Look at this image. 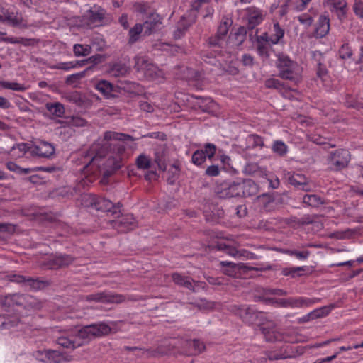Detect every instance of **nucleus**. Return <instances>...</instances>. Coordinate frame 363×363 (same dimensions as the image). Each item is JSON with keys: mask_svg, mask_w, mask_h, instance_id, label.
<instances>
[{"mask_svg": "<svg viewBox=\"0 0 363 363\" xmlns=\"http://www.w3.org/2000/svg\"><path fill=\"white\" fill-rule=\"evenodd\" d=\"M134 138L125 133L106 131L102 143H94L82 153L80 170L89 181L100 174L108 177L123 165L125 147L123 141H133Z\"/></svg>", "mask_w": 363, "mask_h": 363, "instance_id": "1", "label": "nucleus"}, {"mask_svg": "<svg viewBox=\"0 0 363 363\" xmlns=\"http://www.w3.org/2000/svg\"><path fill=\"white\" fill-rule=\"evenodd\" d=\"M277 66L281 78L290 80L295 84L301 80V72L298 65L296 62L291 61L289 57H279Z\"/></svg>", "mask_w": 363, "mask_h": 363, "instance_id": "2", "label": "nucleus"}, {"mask_svg": "<svg viewBox=\"0 0 363 363\" xmlns=\"http://www.w3.org/2000/svg\"><path fill=\"white\" fill-rule=\"evenodd\" d=\"M134 69L140 73L143 77L155 80L163 77V72L150 59L145 57L135 56L134 57Z\"/></svg>", "mask_w": 363, "mask_h": 363, "instance_id": "3", "label": "nucleus"}, {"mask_svg": "<svg viewBox=\"0 0 363 363\" xmlns=\"http://www.w3.org/2000/svg\"><path fill=\"white\" fill-rule=\"evenodd\" d=\"M84 199L87 203V206H91L97 211L111 212L113 215L121 212V206L119 203L115 205L110 200L104 197L89 194L85 195Z\"/></svg>", "mask_w": 363, "mask_h": 363, "instance_id": "4", "label": "nucleus"}, {"mask_svg": "<svg viewBox=\"0 0 363 363\" xmlns=\"http://www.w3.org/2000/svg\"><path fill=\"white\" fill-rule=\"evenodd\" d=\"M350 160V152L346 149L330 152L328 157L329 168L333 171H341L348 167Z\"/></svg>", "mask_w": 363, "mask_h": 363, "instance_id": "5", "label": "nucleus"}, {"mask_svg": "<svg viewBox=\"0 0 363 363\" xmlns=\"http://www.w3.org/2000/svg\"><path fill=\"white\" fill-rule=\"evenodd\" d=\"M230 311L238 316L245 323L253 324L257 320H264L265 315L262 312H258L247 305H233Z\"/></svg>", "mask_w": 363, "mask_h": 363, "instance_id": "6", "label": "nucleus"}, {"mask_svg": "<svg viewBox=\"0 0 363 363\" xmlns=\"http://www.w3.org/2000/svg\"><path fill=\"white\" fill-rule=\"evenodd\" d=\"M89 302L101 303H121L125 301V297L122 294H118L108 291H102L89 294L84 297Z\"/></svg>", "mask_w": 363, "mask_h": 363, "instance_id": "7", "label": "nucleus"}, {"mask_svg": "<svg viewBox=\"0 0 363 363\" xmlns=\"http://www.w3.org/2000/svg\"><path fill=\"white\" fill-rule=\"evenodd\" d=\"M238 182H223L214 187V194L219 199L239 197Z\"/></svg>", "mask_w": 363, "mask_h": 363, "instance_id": "8", "label": "nucleus"}, {"mask_svg": "<svg viewBox=\"0 0 363 363\" xmlns=\"http://www.w3.org/2000/svg\"><path fill=\"white\" fill-rule=\"evenodd\" d=\"M110 225L112 228L119 233H126L135 229L137 222L133 214H125L118 217L116 220H111Z\"/></svg>", "mask_w": 363, "mask_h": 363, "instance_id": "9", "label": "nucleus"}, {"mask_svg": "<svg viewBox=\"0 0 363 363\" xmlns=\"http://www.w3.org/2000/svg\"><path fill=\"white\" fill-rule=\"evenodd\" d=\"M259 329L267 342L281 341L283 335L278 330L276 323L272 320H266L259 324Z\"/></svg>", "mask_w": 363, "mask_h": 363, "instance_id": "10", "label": "nucleus"}, {"mask_svg": "<svg viewBox=\"0 0 363 363\" xmlns=\"http://www.w3.org/2000/svg\"><path fill=\"white\" fill-rule=\"evenodd\" d=\"M217 147L213 143H206L204 145L203 149L196 150L191 157V162L197 166L203 164L206 158L211 159L216 152Z\"/></svg>", "mask_w": 363, "mask_h": 363, "instance_id": "11", "label": "nucleus"}, {"mask_svg": "<svg viewBox=\"0 0 363 363\" xmlns=\"http://www.w3.org/2000/svg\"><path fill=\"white\" fill-rule=\"evenodd\" d=\"M284 175L289 183L294 186L296 188L305 191H311V188L309 184L308 179L304 174L295 172H287Z\"/></svg>", "mask_w": 363, "mask_h": 363, "instance_id": "12", "label": "nucleus"}, {"mask_svg": "<svg viewBox=\"0 0 363 363\" xmlns=\"http://www.w3.org/2000/svg\"><path fill=\"white\" fill-rule=\"evenodd\" d=\"M55 153V147L52 144L45 142L39 141L34 145L30 147V154L40 157L48 158Z\"/></svg>", "mask_w": 363, "mask_h": 363, "instance_id": "13", "label": "nucleus"}, {"mask_svg": "<svg viewBox=\"0 0 363 363\" xmlns=\"http://www.w3.org/2000/svg\"><path fill=\"white\" fill-rule=\"evenodd\" d=\"M255 202L259 207L267 212L275 210L279 203L274 194H262L258 196L256 198Z\"/></svg>", "mask_w": 363, "mask_h": 363, "instance_id": "14", "label": "nucleus"}, {"mask_svg": "<svg viewBox=\"0 0 363 363\" xmlns=\"http://www.w3.org/2000/svg\"><path fill=\"white\" fill-rule=\"evenodd\" d=\"M297 350L288 344H285L280 348L279 352H269L267 357L269 360H278L294 358L296 356Z\"/></svg>", "mask_w": 363, "mask_h": 363, "instance_id": "15", "label": "nucleus"}, {"mask_svg": "<svg viewBox=\"0 0 363 363\" xmlns=\"http://www.w3.org/2000/svg\"><path fill=\"white\" fill-rule=\"evenodd\" d=\"M133 10L137 13H140L142 15L149 16L150 18H152V20L146 19L145 20V23H160L161 19L158 15L154 13L153 10L150 9V6L145 2L135 3L133 5Z\"/></svg>", "mask_w": 363, "mask_h": 363, "instance_id": "16", "label": "nucleus"}, {"mask_svg": "<svg viewBox=\"0 0 363 363\" xmlns=\"http://www.w3.org/2000/svg\"><path fill=\"white\" fill-rule=\"evenodd\" d=\"M239 197H247L255 195L258 192V186L252 179L238 182Z\"/></svg>", "mask_w": 363, "mask_h": 363, "instance_id": "17", "label": "nucleus"}, {"mask_svg": "<svg viewBox=\"0 0 363 363\" xmlns=\"http://www.w3.org/2000/svg\"><path fill=\"white\" fill-rule=\"evenodd\" d=\"M7 21L10 23H21L23 21L22 16L13 6L3 8L0 13V21Z\"/></svg>", "mask_w": 363, "mask_h": 363, "instance_id": "18", "label": "nucleus"}, {"mask_svg": "<svg viewBox=\"0 0 363 363\" xmlns=\"http://www.w3.org/2000/svg\"><path fill=\"white\" fill-rule=\"evenodd\" d=\"M74 261V258L69 255H57L51 257L48 261L50 269H58L69 266Z\"/></svg>", "mask_w": 363, "mask_h": 363, "instance_id": "19", "label": "nucleus"}, {"mask_svg": "<svg viewBox=\"0 0 363 363\" xmlns=\"http://www.w3.org/2000/svg\"><path fill=\"white\" fill-rule=\"evenodd\" d=\"M56 342L61 347L70 350H74L82 345L77 340L76 335H65L63 334L57 337Z\"/></svg>", "mask_w": 363, "mask_h": 363, "instance_id": "20", "label": "nucleus"}, {"mask_svg": "<svg viewBox=\"0 0 363 363\" xmlns=\"http://www.w3.org/2000/svg\"><path fill=\"white\" fill-rule=\"evenodd\" d=\"M106 11L100 6L94 5L84 13V18L91 22L101 21L104 19Z\"/></svg>", "mask_w": 363, "mask_h": 363, "instance_id": "21", "label": "nucleus"}, {"mask_svg": "<svg viewBox=\"0 0 363 363\" xmlns=\"http://www.w3.org/2000/svg\"><path fill=\"white\" fill-rule=\"evenodd\" d=\"M243 19L247 23H259L264 20V15L261 10L252 6L244 11Z\"/></svg>", "mask_w": 363, "mask_h": 363, "instance_id": "22", "label": "nucleus"}, {"mask_svg": "<svg viewBox=\"0 0 363 363\" xmlns=\"http://www.w3.org/2000/svg\"><path fill=\"white\" fill-rule=\"evenodd\" d=\"M39 353L43 357L42 360L46 363H60L64 359L62 354L57 350H44Z\"/></svg>", "mask_w": 363, "mask_h": 363, "instance_id": "23", "label": "nucleus"}, {"mask_svg": "<svg viewBox=\"0 0 363 363\" xmlns=\"http://www.w3.org/2000/svg\"><path fill=\"white\" fill-rule=\"evenodd\" d=\"M171 277L172 281L174 282L175 284L179 286L185 287L192 291H195L194 285L192 284L193 280L191 278L184 276L178 272L172 273Z\"/></svg>", "mask_w": 363, "mask_h": 363, "instance_id": "24", "label": "nucleus"}, {"mask_svg": "<svg viewBox=\"0 0 363 363\" xmlns=\"http://www.w3.org/2000/svg\"><path fill=\"white\" fill-rule=\"evenodd\" d=\"M273 31L274 33L269 35L268 33H264L261 35V38L264 41H269L273 44L277 43L284 35V30L280 28L279 24H274Z\"/></svg>", "mask_w": 363, "mask_h": 363, "instance_id": "25", "label": "nucleus"}, {"mask_svg": "<svg viewBox=\"0 0 363 363\" xmlns=\"http://www.w3.org/2000/svg\"><path fill=\"white\" fill-rule=\"evenodd\" d=\"M247 30L244 26H239L233 29L230 33L229 39L237 46L242 44L246 38Z\"/></svg>", "mask_w": 363, "mask_h": 363, "instance_id": "26", "label": "nucleus"}, {"mask_svg": "<svg viewBox=\"0 0 363 363\" xmlns=\"http://www.w3.org/2000/svg\"><path fill=\"white\" fill-rule=\"evenodd\" d=\"M166 156L167 151L164 147H161L155 150L154 154V162L157 164L159 169L162 172H164L167 169Z\"/></svg>", "mask_w": 363, "mask_h": 363, "instance_id": "27", "label": "nucleus"}, {"mask_svg": "<svg viewBox=\"0 0 363 363\" xmlns=\"http://www.w3.org/2000/svg\"><path fill=\"white\" fill-rule=\"evenodd\" d=\"M347 4L344 1H335L331 4L332 13L337 17V20L344 21L347 12Z\"/></svg>", "mask_w": 363, "mask_h": 363, "instance_id": "28", "label": "nucleus"}, {"mask_svg": "<svg viewBox=\"0 0 363 363\" xmlns=\"http://www.w3.org/2000/svg\"><path fill=\"white\" fill-rule=\"evenodd\" d=\"M90 326L94 338L106 335L111 331V327L108 324L103 322L91 324Z\"/></svg>", "mask_w": 363, "mask_h": 363, "instance_id": "29", "label": "nucleus"}, {"mask_svg": "<svg viewBox=\"0 0 363 363\" xmlns=\"http://www.w3.org/2000/svg\"><path fill=\"white\" fill-rule=\"evenodd\" d=\"M90 326L94 338L106 335L111 331V327L108 324L103 322L91 324Z\"/></svg>", "mask_w": 363, "mask_h": 363, "instance_id": "30", "label": "nucleus"}, {"mask_svg": "<svg viewBox=\"0 0 363 363\" xmlns=\"http://www.w3.org/2000/svg\"><path fill=\"white\" fill-rule=\"evenodd\" d=\"M313 55L317 62V77L324 81L328 75V70L326 66L323 63V56L318 51L314 52Z\"/></svg>", "mask_w": 363, "mask_h": 363, "instance_id": "31", "label": "nucleus"}, {"mask_svg": "<svg viewBox=\"0 0 363 363\" xmlns=\"http://www.w3.org/2000/svg\"><path fill=\"white\" fill-rule=\"evenodd\" d=\"M50 285V282L39 278H33L28 277L26 286L29 287L30 290H42Z\"/></svg>", "mask_w": 363, "mask_h": 363, "instance_id": "32", "label": "nucleus"}, {"mask_svg": "<svg viewBox=\"0 0 363 363\" xmlns=\"http://www.w3.org/2000/svg\"><path fill=\"white\" fill-rule=\"evenodd\" d=\"M129 72V67L122 62L114 63L109 69L111 76L118 77L126 75Z\"/></svg>", "mask_w": 363, "mask_h": 363, "instance_id": "33", "label": "nucleus"}, {"mask_svg": "<svg viewBox=\"0 0 363 363\" xmlns=\"http://www.w3.org/2000/svg\"><path fill=\"white\" fill-rule=\"evenodd\" d=\"M96 89L106 98L113 96V86L106 80H101L96 84Z\"/></svg>", "mask_w": 363, "mask_h": 363, "instance_id": "34", "label": "nucleus"}, {"mask_svg": "<svg viewBox=\"0 0 363 363\" xmlns=\"http://www.w3.org/2000/svg\"><path fill=\"white\" fill-rule=\"evenodd\" d=\"M45 108L50 114L55 117H62L65 113V107L60 102L47 103Z\"/></svg>", "mask_w": 363, "mask_h": 363, "instance_id": "35", "label": "nucleus"}, {"mask_svg": "<svg viewBox=\"0 0 363 363\" xmlns=\"http://www.w3.org/2000/svg\"><path fill=\"white\" fill-rule=\"evenodd\" d=\"M307 269V267H285L281 269V274L285 277H290L291 278H296L302 276L301 272H304Z\"/></svg>", "mask_w": 363, "mask_h": 363, "instance_id": "36", "label": "nucleus"}, {"mask_svg": "<svg viewBox=\"0 0 363 363\" xmlns=\"http://www.w3.org/2000/svg\"><path fill=\"white\" fill-rule=\"evenodd\" d=\"M0 86L5 89L23 92L27 90V86L24 84L16 82L0 81Z\"/></svg>", "mask_w": 363, "mask_h": 363, "instance_id": "37", "label": "nucleus"}, {"mask_svg": "<svg viewBox=\"0 0 363 363\" xmlns=\"http://www.w3.org/2000/svg\"><path fill=\"white\" fill-rule=\"evenodd\" d=\"M303 203L313 208L319 207L320 205L324 203L323 199L315 194H306L303 197Z\"/></svg>", "mask_w": 363, "mask_h": 363, "instance_id": "38", "label": "nucleus"}, {"mask_svg": "<svg viewBox=\"0 0 363 363\" xmlns=\"http://www.w3.org/2000/svg\"><path fill=\"white\" fill-rule=\"evenodd\" d=\"M320 298L296 297V308H307L320 303Z\"/></svg>", "mask_w": 363, "mask_h": 363, "instance_id": "39", "label": "nucleus"}, {"mask_svg": "<svg viewBox=\"0 0 363 363\" xmlns=\"http://www.w3.org/2000/svg\"><path fill=\"white\" fill-rule=\"evenodd\" d=\"M135 164L139 169H148L152 167L151 158L145 154H141L137 157Z\"/></svg>", "mask_w": 363, "mask_h": 363, "instance_id": "40", "label": "nucleus"}, {"mask_svg": "<svg viewBox=\"0 0 363 363\" xmlns=\"http://www.w3.org/2000/svg\"><path fill=\"white\" fill-rule=\"evenodd\" d=\"M144 25L145 24H135V26L130 29L128 39L129 43L133 44L138 41L143 33Z\"/></svg>", "mask_w": 363, "mask_h": 363, "instance_id": "41", "label": "nucleus"}, {"mask_svg": "<svg viewBox=\"0 0 363 363\" xmlns=\"http://www.w3.org/2000/svg\"><path fill=\"white\" fill-rule=\"evenodd\" d=\"M197 104L199 108L203 112L210 111L214 106V101L210 98L197 97Z\"/></svg>", "mask_w": 363, "mask_h": 363, "instance_id": "42", "label": "nucleus"}, {"mask_svg": "<svg viewBox=\"0 0 363 363\" xmlns=\"http://www.w3.org/2000/svg\"><path fill=\"white\" fill-rule=\"evenodd\" d=\"M84 65V61L60 62L55 65L53 68L68 71L70 69L82 67Z\"/></svg>", "mask_w": 363, "mask_h": 363, "instance_id": "43", "label": "nucleus"}, {"mask_svg": "<svg viewBox=\"0 0 363 363\" xmlns=\"http://www.w3.org/2000/svg\"><path fill=\"white\" fill-rule=\"evenodd\" d=\"M269 41H264L262 39L261 35L257 37V50L258 54L263 57H269Z\"/></svg>", "mask_w": 363, "mask_h": 363, "instance_id": "44", "label": "nucleus"}, {"mask_svg": "<svg viewBox=\"0 0 363 363\" xmlns=\"http://www.w3.org/2000/svg\"><path fill=\"white\" fill-rule=\"evenodd\" d=\"M334 307V305L325 306L312 311L311 313L313 319L320 318L328 315Z\"/></svg>", "mask_w": 363, "mask_h": 363, "instance_id": "45", "label": "nucleus"}, {"mask_svg": "<svg viewBox=\"0 0 363 363\" xmlns=\"http://www.w3.org/2000/svg\"><path fill=\"white\" fill-rule=\"evenodd\" d=\"M189 348L191 350V354L197 355L206 350V346L203 342L199 340H194L189 342Z\"/></svg>", "mask_w": 363, "mask_h": 363, "instance_id": "46", "label": "nucleus"}, {"mask_svg": "<svg viewBox=\"0 0 363 363\" xmlns=\"http://www.w3.org/2000/svg\"><path fill=\"white\" fill-rule=\"evenodd\" d=\"M42 306L43 303L40 301L30 295H27L26 303L23 306L25 308L39 310L42 308Z\"/></svg>", "mask_w": 363, "mask_h": 363, "instance_id": "47", "label": "nucleus"}, {"mask_svg": "<svg viewBox=\"0 0 363 363\" xmlns=\"http://www.w3.org/2000/svg\"><path fill=\"white\" fill-rule=\"evenodd\" d=\"M65 98L67 101L75 104L77 106H82L84 103L82 95L77 91L66 94Z\"/></svg>", "mask_w": 363, "mask_h": 363, "instance_id": "48", "label": "nucleus"}, {"mask_svg": "<svg viewBox=\"0 0 363 363\" xmlns=\"http://www.w3.org/2000/svg\"><path fill=\"white\" fill-rule=\"evenodd\" d=\"M74 54L76 56H87L91 52V48L89 45L75 44L73 48Z\"/></svg>", "mask_w": 363, "mask_h": 363, "instance_id": "49", "label": "nucleus"}, {"mask_svg": "<svg viewBox=\"0 0 363 363\" xmlns=\"http://www.w3.org/2000/svg\"><path fill=\"white\" fill-rule=\"evenodd\" d=\"M282 252L289 256H295L297 259L301 260L307 259L311 254V252L308 250L298 251L296 250L289 249L283 250Z\"/></svg>", "mask_w": 363, "mask_h": 363, "instance_id": "50", "label": "nucleus"}, {"mask_svg": "<svg viewBox=\"0 0 363 363\" xmlns=\"http://www.w3.org/2000/svg\"><path fill=\"white\" fill-rule=\"evenodd\" d=\"M86 71L87 70H84L78 73L69 75L65 79V83L67 84L76 86L77 84L79 82V81L86 76Z\"/></svg>", "mask_w": 363, "mask_h": 363, "instance_id": "51", "label": "nucleus"}, {"mask_svg": "<svg viewBox=\"0 0 363 363\" xmlns=\"http://www.w3.org/2000/svg\"><path fill=\"white\" fill-rule=\"evenodd\" d=\"M75 335L77 336V340H91L94 338L90 325L84 326L80 330H79L77 331V333Z\"/></svg>", "mask_w": 363, "mask_h": 363, "instance_id": "52", "label": "nucleus"}, {"mask_svg": "<svg viewBox=\"0 0 363 363\" xmlns=\"http://www.w3.org/2000/svg\"><path fill=\"white\" fill-rule=\"evenodd\" d=\"M225 253L233 257L245 256V254H247V257L248 258H253L252 253H250L246 250L238 251L235 247L231 245H228L227 250L225 251Z\"/></svg>", "mask_w": 363, "mask_h": 363, "instance_id": "53", "label": "nucleus"}, {"mask_svg": "<svg viewBox=\"0 0 363 363\" xmlns=\"http://www.w3.org/2000/svg\"><path fill=\"white\" fill-rule=\"evenodd\" d=\"M13 155L16 157H22L27 152H30V147H28L26 143H20L16 146H13L11 150Z\"/></svg>", "mask_w": 363, "mask_h": 363, "instance_id": "54", "label": "nucleus"}, {"mask_svg": "<svg viewBox=\"0 0 363 363\" xmlns=\"http://www.w3.org/2000/svg\"><path fill=\"white\" fill-rule=\"evenodd\" d=\"M264 85L268 89H274L278 91H282L284 89V85L279 79L274 78H269L265 80Z\"/></svg>", "mask_w": 363, "mask_h": 363, "instance_id": "55", "label": "nucleus"}, {"mask_svg": "<svg viewBox=\"0 0 363 363\" xmlns=\"http://www.w3.org/2000/svg\"><path fill=\"white\" fill-rule=\"evenodd\" d=\"M314 36L316 38H323L325 36L330 30V24H315Z\"/></svg>", "mask_w": 363, "mask_h": 363, "instance_id": "56", "label": "nucleus"}, {"mask_svg": "<svg viewBox=\"0 0 363 363\" xmlns=\"http://www.w3.org/2000/svg\"><path fill=\"white\" fill-rule=\"evenodd\" d=\"M228 30H229L228 24H220V26L218 28V32H217V36H218V39L216 40H211L209 41V43L212 45H219V40L221 39L223 37L225 36Z\"/></svg>", "mask_w": 363, "mask_h": 363, "instance_id": "57", "label": "nucleus"}, {"mask_svg": "<svg viewBox=\"0 0 363 363\" xmlns=\"http://www.w3.org/2000/svg\"><path fill=\"white\" fill-rule=\"evenodd\" d=\"M27 298V295L20 294H14L10 296V301L12 302L13 305L23 306L25 305L26 298Z\"/></svg>", "mask_w": 363, "mask_h": 363, "instance_id": "58", "label": "nucleus"}, {"mask_svg": "<svg viewBox=\"0 0 363 363\" xmlns=\"http://www.w3.org/2000/svg\"><path fill=\"white\" fill-rule=\"evenodd\" d=\"M274 152L282 156L287 152V146L282 141H275L272 146Z\"/></svg>", "mask_w": 363, "mask_h": 363, "instance_id": "59", "label": "nucleus"}, {"mask_svg": "<svg viewBox=\"0 0 363 363\" xmlns=\"http://www.w3.org/2000/svg\"><path fill=\"white\" fill-rule=\"evenodd\" d=\"M339 56L342 59H349L352 56V50L348 43L343 44L339 50Z\"/></svg>", "mask_w": 363, "mask_h": 363, "instance_id": "60", "label": "nucleus"}, {"mask_svg": "<svg viewBox=\"0 0 363 363\" xmlns=\"http://www.w3.org/2000/svg\"><path fill=\"white\" fill-rule=\"evenodd\" d=\"M247 140L252 143L253 147H263L264 146L263 138L258 135L251 134L248 135Z\"/></svg>", "mask_w": 363, "mask_h": 363, "instance_id": "61", "label": "nucleus"}, {"mask_svg": "<svg viewBox=\"0 0 363 363\" xmlns=\"http://www.w3.org/2000/svg\"><path fill=\"white\" fill-rule=\"evenodd\" d=\"M278 304L284 308H296V297L279 299Z\"/></svg>", "mask_w": 363, "mask_h": 363, "instance_id": "62", "label": "nucleus"}, {"mask_svg": "<svg viewBox=\"0 0 363 363\" xmlns=\"http://www.w3.org/2000/svg\"><path fill=\"white\" fill-rule=\"evenodd\" d=\"M7 278L10 281L17 284H22L24 286H26L28 279V277H25L18 274H10L7 276Z\"/></svg>", "mask_w": 363, "mask_h": 363, "instance_id": "63", "label": "nucleus"}, {"mask_svg": "<svg viewBox=\"0 0 363 363\" xmlns=\"http://www.w3.org/2000/svg\"><path fill=\"white\" fill-rule=\"evenodd\" d=\"M188 26L185 24H179L174 31L173 36L174 39H179L184 36L188 30Z\"/></svg>", "mask_w": 363, "mask_h": 363, "instance_id": "64", "label": "nucleus"}]
</instances>
